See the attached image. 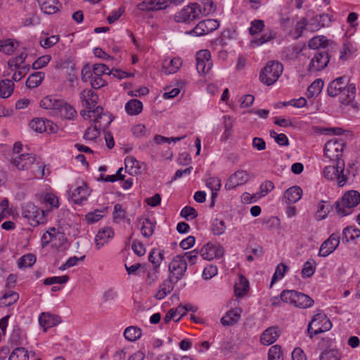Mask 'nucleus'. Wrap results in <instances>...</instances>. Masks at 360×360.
Segmentation results:
<instances>
[{
	"mask_svg": "<svg viewBox=\"0 0 360 360\" xmlns=\"http://www.w3.org/2000/svg\"><path fill=\"white\" fill-rule=\"evenodd\" d=\"M360 202V193L354 190L346 192L340 200L335 203V210L340 217H345L350 214L353 208L357 206Z\"/></svg>",
	"mask_w": 360,
	"mask_h": 360,
	"instance_id": "obj_1",
	"label": "nucleus"
},
{
	"mask_svg": "<svg viewBox=\"0 0 360 360\" xmlns=\"http://www.w3.org/2000/svg\"><path fill=\"white\" fill-rule=\"evenodd\" d=\"M283 302L290 303L300 309H307L314 304V300L309 295L295 290H285L281 293Z\"/></svg>",
	"mask_w": 360,
	"mask_h": 360,
	"instance_id": "obj_2",
	"label": "nucleus"
},
{
	"mask_svg": "<svg viewBox=\"0 0 360 360\" xmlns=\"http://www.w3.org/2000/svg\"><path fill=\"white\" fill-rule=\"evenodd\" d=\"M332 165L326 166L323 172V176L330 181H336L339 187L343 186L347 181V176L344 174L345 162L338 160L332 162Z\"/></svg>",
	"mask_w": 360,
	"mask_h": 360,
	"instance_id": "obj_3",
	"label": "nucleus"
},
{
	"mask_svg": "<svg viewBox=\"0 0 360 360\" xmlns=\"http://www.w3.org/2000/svg\"><path fill=\"white\" fill-rule=\"evenodd\" d=\"M283 67L278 61L269 62L259 74V80L263 84L270 86L274 84L281 75Z\"/></svg>",
	"mask_w": 360,
	"mask_h": 360,
	"instance_id": "obj_4",
	"label": "nucleus"
},
{
	"mask_svg": "<svg viewBox=\"0 0 360 360\" xmlns=\"http://www.w3.org/2000/svg\"><path fill=\"white\" fill-rule=\"evenodd\" d=\"M48 212L41 210L32 202L25 203L22 207L23 217L26 218L32 226L45 223Z\"/></svg>",
	"mask_w": 360,
	"mask_h": 360,
	"instance_id": "obj_5",
	"label": "nucleus"
},
{
	"mask_svg": "<svg viewBox=\"0 0 360 360\" xmlns=\"http://www.w3.org/2000/svg\"><path fill=\"white\" fill-rule=\"evenodd\" d=\"M94 126L88 127L84 134V138L86 140L96 139L100 135L101 129L107 128L112 120L108 115H99L94 119Z\"/></svg>",
	"mask_w": 360,
	"mask_h": 360,
	"instance_id": "obj_6",
	"label": "nucleus"
},
{
	"mask_svg": "<svg viewBox=\"0 0 360 360\" xmlns=\"http://www.w3.org/2000/svg\"><path fill=\"white\" fill-rule=\"evenodd\" d=\"M307 71L314 73L323 70L330 61V56L325 50H319L311 54Z\"/></svg>",
	"mask_w": 360,
	"mask_h": 360,
	"instance_id": "obj_7",
	"label": "nucleus"
},
{
	"mask_svg": "<svg viewBox=\"0 0 360 360\" xmlns=\"http://www.w3.org/2000/svg\"><path fill=\"white\" fill-rule=\"evenodd\" d=\"M345 143L342 140L332 139L326 142L324 146V154L331 162L343 160L342 155Z\"/></svg>",
	"mask_w": 360,
	"mask_h": 360,
	"instance_id": "obj_8",
	"label": "nucleus"
},
{
	"mask_svg": "<svg viewBox=\"0 0 360 360\" xmlns=\"http://www.w3.org/2000/svg\"><path fill=\"white\" fill-rule=\"evenodd\" d=\"M187 266L184 257L175 256L169 264V277L178 282L184 276Z\"/></svg>",
	"mask_w": 360,
	"mask_h": 360,
	"instance_id": "obj_9",
	"label": "nucleus"
},
{
	"mask_svg": "<svg viewBox=\"0 0 360 360\" xmlns=\"http://www.w3.org/2000/svg\"><path fill=\"white\" fill-rule=\"evenodd\" d=\"M201 13L200 6L198 4H192L182 8L174 18L178 22H190L198 19Z\"/></svg>",
	"mask_w": 360,
	"mask_h": 360,
	"instance_id": "obj_10",
	"label": "nucleus"
},
{
	"mask_svg": "<svg viewBox=\"0 0 360 360\" xmlns=\"http://www.w3.org/2000/svg\"><path fill=\"white\" fill-rule=\"evenodd\" d=\"M196 69L199 74L205 75L209 72L212 67L211 53L208 50H200L197 52Z\"/></svg>",
	"mask_w": 360,
	"mask_h": 360,
	"instance_id": "obj_11",
	"label": "nucleus"
},
{
	"mask_svg": "<svg viewBox=\"0 0 360 360\" xmlns=\"http://www.w3.org/2000/svg\"><path fill=\"white\" fill-rule=\"evenodd\" d=\"M340 244V236L338 233H332L321 245L319 255L327 257L333 252Z\"/></svg>",
	"mask_w": 360,
	"mask_h": 360,
	"instance_id": "obj_12",
	"label": "nucleus"
},
{
	"mask_svg": "<svg viewBox=\"0 0 360 360\" xmlns=\"http://www.w3.org/2000/svg\"><path fill=\"white\" fill-rule=\"evenodd\" d=\"M219 22L214 19H206L198 22L191 31L196 36H202L217 30Z\"/></svg>",
	"mask_w": 360,
	"mask_h": 360,
	"instance_id": "obj_13",
	"label": "nucleus"
},
{
	"mask_svg": "<svg viewBox=\"0 0 360 360\" xmlns=\"http://www.w3.org/2000/svg\"><path fill=\"white\" fill-rule=\"evenodd\" d=\"M250 179V174L244 170H238L231 174L226 181L225 188L226 190L234 189L248 182Z\"/></svg>",
	"mask_w": 360,
	"mask_h": 360,
	"instance_id": "obj_14",
	"label": "nucleus"
},
{
	"mask_svg": "<svg viewBox=\"0 0 360 360\" xmlns=\"http://www.w3.org/2000/svg\"><path fill=\"white\" fill-rule=\"evenodd\" d=\"M200 255L205 260H211L214 257H221L224 255V248L219 244L207 243L200 250Z\"/></svg>",
	"mask_w": 360,
	"mask_h": 360,
	"instance_id": "obj_15",
	"label": "nucleus"
},
{
	"mask_svg": "<svg viewBox=\"0 0 360 360\" xmlns=\"http://www.w3.org/2000/svg\"><path fill=\"white\" fill-rule=\"evenodd\" d=\"M348 86L347 77H340L329 84L327 89L328 94L332 97L337 96L341 94L343 90H345Z\"/></svg>",
	"mask_w": 360,
	"mask_h": 360,
	"instance_id": "obj_16",
	"label": "nucleus"
},
{
	"mask_svg": "<svg viewBox=\"0 0 360 360\" xmlns=\"http://www.w3.org/2000/svg\"><path fill=\"white\" fill-rule=\"evenodd\" d=\"M35 162H37V157L30 153L20 155L13 159L14 165L20 170L28 169Z\"/></svg>",
	"mask_w": 360,
	"mask_h": 360,
	"instance_id": "obj_17",
	"label": "nucleus"
},
{
	"mask_svg": "<svg viewBox=\"0 0 360 360\" xmlns=\"http://www.w3.org/2000/svg\"><path fill=\"white\" fill-rule=\"evenodd\" d=\"M39 322L44 330L49 328L53 327L61 322V318L58 315H53L49 312H43L39 317Z\"/></svg>",
	"mask_w": 360,
	"mask_h": 360,
	"instance_id": "obj_18",
	"label": "nucleus"
},
{
	"mask_svg": "<svg viewBox=\"0 0 360 360\" xmlns=\"http://www.w3.org/2000/svg\"><path fill=\"white\" fill-rule=\"evenodd\" d=\"M77 188L71 194L72 200L77 205H82L84 201H86L87 197L89 195V191L86 184L83 181L81 182Z\"/></svg>",
	"mask_w": 360,
	"mask_h": 360,
	"instance_id": "obj_19",
	"label": "nucleus"
},
{
	"mask_svg": "<svg viewBox=\"0 0 360 360\" xmlns=\"http://www.w3.org/2000/svg\"><path fill=\"white\" fill-rule=\"evenodd\" d=\"M114 236V231L109 226L104 227L100 230L95 237L96 248L97 250L101 249L103 245L108 243L109 239Z\"/></svg>",
	"mask_w": 360,
	"mask_h": 360,
	"instance_id": "obj_20",
	"label": "nucleus"
},
{
	"mask_svg": "<svg viewBox=\"0 0 360 360\" xmlns=\"http://www.w3.org/2000/svg\"><path fill=\"white\" fill-rule=\"evenodd\" d=\"M137 7L143 11L161 10L167 7V3L165 0H144Z\"/></svg>",
	"mask_w": 360,
	"mask_h": 360,
	"instance_id": "obj_21",
	"label": "nucleus"
},
{
	"mask_svg": "<svg viewBox=\"0 0 360 360\" xmlns=\"http://www.w3.org/2000/svg\"><path fill=\"white\" fill-rule=\"evenodd\" d=\"M56 112L58 114L61 118L65 120H73L77 115V112L73 106L64 100H62L60 105L58 106Z\"/></svg>",
	"mask_w": 360,
	"mask_h": 360,
	"instance_id": "obj_22",
	"label": "nucleus"
},
{
	"mask_svg": "<svg viewBox=\"0 0 360 360\" xmlns=\"http://www.w3.org/2000/svg\"><path fill=\"white\" fill-rule=\"evenodd\" d=\"M80 98L82 105L89 110L94 108L98 101L97 94L91 90H83L80 93Z\"/></svg>",
	"mask_w": 360,
	"mask_h": 360,
	"instance_id": "obj_23",
	"label": "nucleus"
},
{
	"mask_svg": "<svg viewBox=\"0 0 360 360\" xmlns=\"http://www.w3.org/2000/svg\"><path fill=\"white\" fill-rule=\"evenodd\" d=\"M242 309L240 308L229 310L221 319V323L224 326H233L237 323L240 319Z\"/></svg>",
	"mask_w": 360,
	"mask_h": 360,
	"instance_id": "obj_24",
	"label": "nucleus"
},
{
	"mask_svg": "<svg viewBox=\"0 0 360 360\" xmlns=\"http://www.w3.org/2000/svg\"><path fill=\"white\" fill-rule=\"evenodd\" d=\"M279 335L277 327H269L262 333L260 342L264 345H270L276 341Z\"/></svg>",
	"mask_w": 360,
	"mask_h": 360,
	"instance_id": "obj_25",
	"label": "nucleus"
},
{
	"mask_svg": "<svg viewBox=\"0 0 360 360\" xmlns=\"http://www.w3.org/2000/svg\"><path fill=\"white\" fill-rule=\"evenodd\" d=\"M331 22V16L328 14L316 15L309 20L311 30H318L322 27H327Z\"/></svg>",
	"mask_w": 360,
	"mask_h": 360,
	"instance_id": "obj_26",
	"label": "nucleus"
},
{
	"mask_svg": "<svg viewBox=\"0 0 360 360\" xmlns=\"http://www.w3.org/2000/svg\"><path fill=\"white\" fill-rule=\"evenodd\" d=\"M302 190L300 187L295 186L287 189L284 194L283 198L285 203L293 204L297 202L302 197Z\"/></svg>",
	"mask_w": 360,
	"mask_h": 360,
	"instance_id": "obj_27",
	"label": "nucleus"
},
{
	"mask_svg": "<svg viewBox=\"0 0 360 360\" xmlns=\"http://www.w3.org/2000/svg\"><path fill=\"white\" fill-rule=\"evenodd\" d=\"M138 226H140L141 232L143 237L150 238L153 236L155 225L149 218L143 217L139 218Z\"/></svg>",
	"mask_w": 360,
	"mask_h": 360,
	"instance_id": "obj_28",
	"label": "nucleus"
},
{
	"mask_svg": "<svg viewBox=\"0 0 360 360\" xmlns=\"http://www.w3.org/2000/svg\"><path fill=\"white\" fill-rule=\"evenodd\" d=\"M177 283L174 281L171 277L165 280L159 286V290L155 295V298L158 300H162L168 294H169L174 289V284Z\"/></svg>",
	"mask_w": 360,
	"mask_h": 360,
	"instance_id": "obj_29",
	"label": "nucleus"
},
{
	"mask_svg": "<svg viewBox=\"0 0 360 360\" xmlns=\"http://www.w3.org/2000/svg\"><path fill=\"white\" fill-rule=\"evenodd\" d=\"M249 290V282L243 275H239L238 281L234 285L236 296L238 297H243Z\"/></svg>",
	"mask_w": 360,
	"mask_h": 360,
	"instance_id": "obj_30",
	"label": "nucleus"
},
{
	"mask_svg": "<svg viewBox=\"0 0 360 360\" xmlns=\"http://www.w3.org/2000/svg\"><path fill=\"white\" fill-rule=\"evenodd\" d=\"M356 88L354 84H349L345 90L338 96L340 103L344 105L352 103L355 97Z\"/></svg>",
	"mask_w": 360,
	"mask_h": 360,
	"instance_id": "obj_31",
	"label": "nucleus"
},
{
	"mask_svg": "<svg viewBox=\"0 0 360 360\" xmlns=\"http://www.w3.org/2000/svg\"><path fill=\"white\" fill-rule=\"evenodd\" d=\"M40 4L41 9L46 14L51 15L56 13L58 10V0H37Z\"/></svg>",
	"mask_w": 360,
	"mask_h": 360,
	"instance_id": "obj_32",
	"label": "nucleus"
},
{
	"mask_svg": "<svg viewBox=\"0 0 360 360\" xmlns=\"http://www.w3.org/2000/svg\"><path fill=\"white\" fill-rule=\"evenodd\" d=\"M125 170L131 175L141 173L139 162L132 156H127L124 160Z\"/></svg>",
	"mask_w": 360,
	"mask_h": 360,
	"instance_id": "obj_33",
	"label": "nucleus"
},
{
	"mask_svg": "<svg viewBox=\"0 0 360 360\" xmlns=\"http://www.w3.org/2000/svg\"><path fill=\"white\" fill-rule=\"evenodd\" d=\"M52 122L43 118H34L30 123V127L37 132L42 133L47 131L48 127H50Z\"/></svg>",
	"mask_w": 360,
	"mask_h": 360,
	"instance_id": "obj_34",
	"label": "nucleus"
},
{
	"mask_svg": "<svg viewBox=\"0 0 360 360\" xmlns=\"http://www.w3.org/2000/svg\"><path fill=\"white\" fill-rule=\"evenodd\" d=\"M182 65V60L180 58H174L167 63V60L163 63L164 72L167 75L176 72Z\"/></svg>",
	"mask_w": 360,
	"mask_h": 360,
	"instance_id": "obj_35",
	"label": "nucleus"
},
{
	"mask_svg": "<svg viewBox=\"0 0 360 360\" xmlns=\"http://www.w3.org/2000/svg\"><path fill=\"white\" fill-rule=\"evenodd\" d=\"M14 89V83L11 79H3L0 82V96L7 98L11 96Z\"/></svg>",
	"mask_w": 360,
	"mask_h": 360,
	"instance_id": "obj_36",
	"label": "nucleus"
},
{
	"mask_svg": "<svg viewBox=\"0 0 360 360\" xmlns=\"http://www.w3.org/2000/svg\"><path fill=\"white\" fill-rule=\"evenodd\" d=\"M143 110V104L138 99H131L125 105V110L130 115L139 114Z\"/></svg>",
	"mask_w": 360,
	"mask_h": 360,
	"instance_id": "obj_37",
	"label": "nucleus"
},
{
	"mask_svg": "<svg viewBox=\"0 0 360 360\" xmlns=\"http://www.w3.org/2000/svg\"><path fill=\"white\" fill-rule=\"evenodd\" d=\"M63 99H58L51 96H47L40 101V106L45 109L57 110Z\"/></svg>",
	"mask_w": 360,
	"mask_h": 360,
	"instance_id": "obj_38",
	"label": "nucleus"
},
{
	"mask_svg": "<svg viewBox=\"0 0 360 360\" xmlns=\"http://www.w3.org/2000/svg\"><path fill=\"white\" fill-rule=\"evenodd\" d=\"M45 74L42 72H35L30 75L26 80V86L33 89L39 86L44 79Z\"/></svg>",
	"mask_w": 360,
	"mask_h": 360,
	"instance_id": "obj_39",
	"label": "nucleus"
},
{
	"mask_svg": "<svg viewBox=\"0 0 360 360\" xmlns=\"http://www.w3.org/2000/svg\"><path fill=\"white\" fill-rule=\"evenodd\" d=\"M276 37V33L274 30H269L264 33L262 36L260 37H256L253 40L251 41L252 46H261L265 43L270 41L274 39Z\"/></svg>",
	"mask_w": 360,
	"mask_h": 360,
	"instance_id": "obj_40",
	"label": "nucleus"
},
{
	"mask_svg": "<svg viewBox=\"0 0 360 360\" xmlns=\"http://www.w3.org/2000/svg\"><path fill=\"white\" fill-rule=\"evenodd\" d=\"M360 237V230L355 226H347L342 231V240L349 242Z\"/></svg>",
	"mask_w": 360,
	"mask_h": 360,
	"instance_id": "obj_41",
	"label": "nucleus"
},
{
	"mask_svg": "<svg viewBox=\"0 0 360 360\" xmlns=\"http://www.w3.org/2000/svg\"><path fill=\"white\" fill-rule=\"evenodd\" d=\"M323 82L321 79H316L308 87L306 95L308 98L318 96L322 91Z\"/></svg>",
	"mask_w": 360,
	"mask_h": 360,
	"instance_id": "obj_42",
	"label": "nucleus"
},
{
	"mask_svg": "<svg viewBox=\"0 0 360 360\" xmlns=\"http://www.w3.org/2000/svg\"><path fill=\"white\" fill-rule=\"evenodd\" d=\"M19 295L17 292L9 291L5 293L2 297L0 298V307H6L11 305L18 300Z\"/></svg>",
	"mask_w": 360,
	"mask_h": 360,
	"instance_id": "obj_43",
	"label": "nucleus"
},
{
	"mask_svg": "<svg viewBox=\"0 0 360 360\" xmlns=\"http://www.w3.org/2000/svg\"><path fill=\"white\" fill-rule=\"evenodd\" d=\"M124 336L129 341H135L141 336V330L136 326H129L125 329Z\"/></svg>",
	"mask_w": 360,
	"mask_h": 360,
	"instance_id": "obj_44",
	"label": "nucleus"
},
{
	"mask_svg": "<svg viewBox=\"0 0 360 360\" xmlns=\"http://www.w3.org/2000/svg\"><path fill=\"white\" fill-rule=\"evenodd\" d=\"M226 226L223 219L216 218L212 223V231L215 236H221L226 231Z\"/></svg>",
	"mask_w": 360,
	"mask_h": 360,
	"instance_id": "obj_45",
	"label": "nucleus"
},
{
	"mask_svg": "<svg viewBox=\"0 0 360 360\" xmlns=\"http://www.w3.org/2000/svg\"><path fill=\"white\" fill-rule=\"evenodd\" d=\"M325 314L320 310H318L317 313L313 316L311 321L309 322L308 327H307V333L310 338H313L314 330L313 326H314L315 328H317V325L316 323V321H321V319L323 321L325 320Z\"/></svg>",
	"mask_w": 360,
	"mask_h": 360,
	"instance_id": "obj_46",
	"label": "nucleus"
},
{
	"mask_svg": "<svg viewBox=\"0 0 360 360\" xmlns=\"http://www.w3.org/2000/svg\"><path fill=\"white\" fill-rule=\"evenodd\" d=\"M155 254V251L153 250L149 254L148 260L153 264L154 269L157 270L165 258V252L163 250L158 251L157 256Z\"/></svg>",
	"mask_w": 360,
	"mask_h": 360,
	"instance_id": "obj_47",
	"label": "nucleus"
},
{
	"mask_svg": "<svg viewBox=\"0 0 360 360\" xmlns=\"http://www.w3.org/2000/svg\"><path fill=\"white\" fill-rule=\"evenodd\" d=\"M27 351L24 347H17L11 354L8 360H28Z\"/></svg>",
	"mask_w": 360,
	"mask_h": 360,
	"instance_id": "obj_48",
	"label": "nucleus"
},
{
	"mask_svg": "<svg viewBox=\"0 0 360 360\" xmlns=\"http://www.w3.org/2000/svg\"><path fill=\"white\" fill-rule=\"evenodd\" d=\"M36 262V257L32 254L23 255L18 260V266L19 268H27L32 266Z\"/></svg>",
	"mask_w": 360,
	"mask_h": 360,
	"instance_id": "obj_49",
	"label": "nucleus"
},
{
	"mask_svg": "<svg viewBox=\"0 0 360 360\" xmlns=\"http://www.w3.org/2000/svg\"><path fill=\"white\" fill-rule=\"evenodd\" d=\"M325 320L316 321V323L318 326L317 328H315L314 330V334L318 335L325 331L329 330L332 327V323L329 319H327L326 315L325 314Z\"/></svg>",
	"mask_w": 360,
	"mask_h": 360,
	"instance_id": "obj_50",
	"label": "nucleus"
},
{
	"mask_svg": "<svg viewBox=\"0 0 360 360\" xmlns=\"http://www.w3.org/2000/svg\"><path fill=\"white\" fill-rule=\"evenodd\" d=\"M15 49V44L12 39H8L4 41H0V51L9 55L13 53Z\"/></svg>",
	"mask_w": 360,
	"mask_h": 360,
	"instance_id": "obj_51",
	"label": "nucleus"
},
{
	"mask_svg": "<svg viewBox=\"0 0 360 360\" xmlns=\"http://www.w3.org/2000/svg\"><path fill=\"white\" fill-rule=\"evenodd\" d=\"M354 52L352 46L349 43H345L340 51V59L344 61L347 60L352 57Z\"/></svg>",
	"mask_w": 360,
	"mask_h": 360,
	"instance_id": "obj_52",
	"label": "nucleus"
},
{
	"mask_svg": "<svg viewBox=\"0 0 360 360\" xmlns=\"http://www.w3.org/2000/svg\"><path fill=\"white\" fill-rule=\"evenodd\" d=\"M288 269V267L285 264L283 263H280L277 266L276 271L272 276L271 286H272V285L278 279H281L284 276Z\"/></svg>",
	"mask_w": 360,
	"mask_h": 360,
	"instance_id": "obj_53",
	"label": "nucleus"
},
{
	"mask_svg": "<svg viewBox=\"0 0 360 360\" xmlns=\"http://www.w3.org/2000/svg\"><path fill=\"white\" fill-rule=\"evenodd\" d=\"M27 56V54L22 52L16 57L10 59L8 62V67L11 70H14L13 68L21 66V64L25 62Z\"/></svg>",
	"mask_w": 360,
	"mask_h": 360,
	"instance_id": "obj_54",
	"label": "nucleus"
},
{
	"mask_svg": "<svg viewBox=\"0 0 360 360\" xmlns=\"http://www.w3.org/2000/svg\"><path fill=\"white\" fill-rule=\"evenodd\" d=\"M315 264L316 262L312 261H307L306 262L304 265L302 270V275L304 278H309L311 277L315 271Z\"/></svg>",
	"mask_w": 360,
	"mask_h": 360,
	"instance_id": "obj_55",
	"label": "nucleus"
},
{
	"mask_svg": "<svg viewBox=\"0 0 360 360\" xmlns=\"http://www.w3.org/2000/svg\"><path fill=\"white\" fill-rule=\"evenodd\" d=\"M270 136L273 138L279 146H288L289 145L288 139L284 134H277L274 130H271L270 131Z\"/></svg>",
	"mask_w": 360,
	"mask_h": 360,
	"instance_id": "obj_56",
	"label": "nucleus"
},
{
	"mask_svg": "<svg viewBox=\"0 0 360 360\" xmlns=\"http://www.w3.org/2000/svg\"><path fill=\"white\" fill-rule=\"evenodd\" d=\"M69 279L70 277L68 275L49 277L44 280V284L46 285H50L54 283L65 284L69 281Z\"/></svg>",
	"mask_w": 360,
	"mask_h": 360,
	"instance_id": "obj_57",
	"label": "nucleus"
},
{
	"mask_svg": "<svg viewBox=\"0 0 360 360\" xmlns=\"http://www.w3.org/2000/svg\"><path fill=\"white\" fill-rule=\"evenodd\" d=\"M15 72L12 77V79L16 82L20 81L22 77L25 76V75L27 73V72L30 70V65H25L22 66H19L17 68H14Z\"/></svg>",
	"mask_w": 360,
	"mask_h": 360,
	"instance_id": "obj_58",
	"label": "nucleus"
},
{
	"mask_svg": "<svg viewBox=\"0 0 360 360\" xmlns=\"http://www.w3.org/2000/svg\"><path fill=\"white\" fill-rule=\"evenodd\" d=\"M269 360H283L281 347L279 345L272 346L268 353Z\"/></svg>",
	"mask_w": 360,
	"mask_h": 360,
	"instance_id": "obj_59",
	"label": "nucleus"
},
{
	"mask_svg": "<svg viewBox=\"0 0 360 360\" xmlns=\"http://www.w3.org/2000/svg\"><path fill=\"white\" fill-rule=\"evenodd\" d=\"M264 28V22L262 20H254L251 22V26L249 28V32L251 35H255L261 32Z\"/></svg>",
	"mask_w": 360,
	"mask_h": 360,
	"instance_id": "obj_60",
	"label": "nucleus"
},
{
	"mask_svg": "<svg viewBox=\"0 0 360 360\" xmlns=\"http://www.w3.org/2000/svg\"><path fill=\"white\" fill-rule=\"evenodd\" d=\"M274 188V184L272 181L266 180L259 186V192L257 193L259 197L266 196L270 191Z\"/></svg>",
	"mask_w": 360,
	"mask_h": 360,
	"instance_id": "obj_61",
	"label": "nucleus"
},
{
	"mask_svg": "<svg viewBox=\"0 0 360 360\" xmlns=\"http://www.w3.org/2000/svg\"><path fill=\"white\" fill-rule=\"evenodd\" d=\"M340 354L336 349H330L325 351L320 356L319 360H340Z\"/></svg>",
	"mask_w": 360,
	"mask_h": 360,
	"instance_id": "obj_62",
	"label": "nucleus"
},
{
	"mask_svg": "<svg viewBox=\"0 0 360 360\" xmlns=\"http://www.w3.org/2000/svg\"><path fill=\"white\" fill-rule=\"evenodd\" d=\"M92 72L95 76L99 77H101V75L104 74L108 75H110L109 68L106 65L102 63L95 64L93 67Z\"/></svg>",
	"mask_w": 360,
	"mask_h": 360,
	"instance_id": "obj_63",
	"label": "nucleus"
},
{
	"mask_svg": "<svg viewBox=\"0 0 360 360\" xmlns=\"http://www.w3.org/2000/svg\"><path fill=\"white\" fill-rule=\"evenodd\" d=\"M180 215L186 220H190L195 219L198 216V213L193 207L186 206L181 210Z\"/></svg>",
	"mask_w": 360,
	"mask_h": 360,
	"instance_id": "obj_64",
	"label": "nucleus"
}]
</instances>
